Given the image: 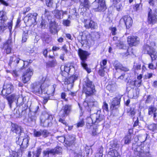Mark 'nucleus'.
Wrapping results in <instances>:
<instances>
[{
	"label": "nucleus",
	"mask_w": 157,
	"mask_h": 157,
	"mask_svg": "<svg viewBox=\"0 0 157 157\" xmlns=\"http://www.w3.org/2000/svg\"><path fill=\"white\" fill-rule=\"evenodd\" d=\"M98 133V130L97 128H94L92 131V134L93 136H95L97 135Z\"/></svg>",
	"instance_id": "nucleus-62"
},
{
	"label": "nucleus",
	"mask_w": 157,
	"mask_h": 157,
	"mask_svg": "<svg viewBox=\"0 0 157 157\" xmlns=\"http://www.w3.org/2000/svg\"><path fill=\"white\" fill-rule=\"evenodd\" d=\"M141 66L140 64H136L134 65V69L135 70H140L141 69Z\"/></svg>",
	"instance_id": "nucleus-64"
},
{
	"label": "nucleus",
	"mask_w": 157,
	"mask_h": 157,
	"mask_svg": "<svg viewBox=\"0 0 157 157\" xmlns=\"http://www.w3.org/2000/svg\"><path fill=\"white\" fill-rule=\"evenodd\" d=\"M84 27L87 29H95L97 27L96 24L92 21L86 20H84Z\"/></svg>",
	"instance_id": "nucleus-17"
},
{
	"label": "nucleus",
	"mask_w": 157,
	"mask_h": 157,
	"mask_svg": "<svg viewBox=\"0 0 157 157\" xmlns=\"http://www.w3.org/2000/svg\"><path fill=\"white\" fill-rule=\"evenodd\" d=\"M37 16V13H34L33 14L29 13L25 17V18L27 19V21L30 24H34L36 21V17Z\"/></svg>",
	"instance_id": "nucleus-16"
},
{
	"label": "nucleus",
	"mask_w": 157,
	"mask_h": 157,
	"mask_svg": "<svg viewBox=\"0 0 157 157\" xmlns=\"http://www.w3.org/2000/svg\"><path fill=\"white\" fill-rule=\"evenodd\" d=\"M11 130L12 132L17 134H20V136L21 134L24 135V133H23V129L20 126L16 124H13L11 125Z\"/></svg>",
	"instance_id": "nucleus-15"
},
{
	"label": "nucleus",
	"mask_w": 157,
	"mask_h": 157,
	"mask_svg": "<svg viewBox=\"0 0 157 157\" xmlns=\"http://www.w3.org/2000/svg\"><path fill=\"white\" fill-rule=\"evenodd\" d=\"M13 113L16 117L19 116L20 114V112L19 110L16 109H14Z\"/></svg>",
	"instance_id": "nucleus-59"
},
{
	"label": "nucleus",
	"mask_w": 157,
	"mask_h": 157,
	"mask_svg": "<svg viewBox=\"0 0 157 157\" xmlns=\"http://www.w3.org/2000/svg\"><path fill=\"white\" fill-rule=\"evenodd\" d=\"M21 60L19 58L16 56H13L11 57L9 65L10 66L11 65L13 66H17L21 67L19 65H21V64H20V61Z\"/></svg>",
	"instance_id": "nucleus-14"
},
{
	"label": "nucleus",
	"mask_w": 157,
	"mask_h": 157,
	"mask_svg": "<svg viewBox=\"0 0 157 157\" xmlns=\"http://www.w3.org/2000/svg\"><path fill=\"white\" fill-rule=\"evenodd\" d=\"M108 155L109 157H121L117 151L115 149L110 150L108 153Z\"/></svg>",
	"instance_id": "nucleus-23"
},
{
	"label": "nucleus",
	"mask_w": 157,
	"mask_h": 157,
	"mask_svg": "<svg viewBox=\"0 0 157 157\" xmlns=\"http://www.w3.org/2000/svg\"><path fill=\"white\" fill-rule=\"evenodd\" d=\"M111 30L112 34L113 35L116 34V31H117V29L115 27H112L109 28Z\"/></svg>",
	"instance_id": "nucleus-55"
},
{
	"label": "nucleus",
	"mask_w": 157,
	"mask_h": 157,
	"mask_svg": "<svg viewBox=\"0 0 157 157\" xmlns=\"http://www.w3.org/2000/svg\"><path fill=\"white\" fill-rule=\"evenodd\" d=\"M111 2H112L113 4L114 5V6L117 7V10L118 11H119L122 5H119V7L117 6H116L117 4H118L120 2L119 0H111Z\"/></svg>",
	"instance_id": "nucleus-34"
},
{
	"label": "nucleus",
	"mask_w": 157,
	"mask_h": 157,
	"mask_svg": "<svg viewBox=\"0 0 157 157\" xmlns=\"http://www.w3.org/2000/svg\"><path fill=\"white\" fill-rule=\"evenodd\" d=\"M87 123L90 125L91 124H94V121L92 119V114L91 115L90 117H88L87 118Z\"/></svg>",
	"instance_id": "nucleus-48"
},
{
	"label": "nucleus",
	"mask_w": 157,
	"mask_h": 157,
	"mask_svg": "<svg viewBox=\"0 0 157 157\" xmlns=\"http://www.w3.org/2000/svg\"><path fill=\"white\" fill-rule=\"evenodd\" d=\"M153 74L152 73H148L145 75L146 79H149L153 77Z\"/></svg>",
	"instance_id": "nucleus-58"
},
{
	"label": "nucleus",
	"mask_w": 157,
	"mask_h": 157,
	"mask_svg": "<svg viewBox=\"0 0 157 157\" xmlns=\"http://www.w3.org/2000/svg\"><path fill=\"white\" fill-rule=\"evenodd\" d=\"M41 130H40L38 131L35 130L33 132L34 136L35 137H39L41 136Z\"/></svg>",
	"instance_id": "nucleus-43"
},
{
	"label": "nucleus",
	"mask_w": 157,
	"mask_h": 157,
	"mask_svg": "<svg viewBox=\"0 0 157 157\" xmlns=\"http://www.w3.org/2000/svg\"><path fill=\"white\" fill-rule=\"evenodd\" d=\"M70 21L68 20H64L63 21V24L65 26H69L70 24Z\"/></svg>",
	"instance_id": "nucleus-51"
},
{
	"label": "nucleus",
	"mask_w": 157,
	"mask_h": 157,
	"mask_svg": "<svg viewBox=\"0 0 157 157\" xmlns=\"http://www.w3.org/2000/svg\"><path fill=\"white\" fill-rule=\"evenodd\" d=\"M57 27L55 24L53 23L50 27V29L52 33H55L57 32Z\"/></svg>",
	"instance_id": "nucleus-42"
},
{
	"label": "nucleus",
	"mask_w": 157,
	"mask_h": 157,
	"mask_svg": "<svg viewBox=\"0 0 157 157\" xmlns=\"http://www.w3.org/2000/svg\"><path fill=\"white\" fill-rule=\"evenodd\" d=\"M53 13L57 19H61L63 17V12L62 11H59L58 10H55L53 11Z\"/></svg>",
	"instance_id": "nucleus-25"
},
{
	"label": "nucleus",
	"mask_w": 157,
	"mask_h": 157,
	"mask_svg": "<svg viewBox=\"0 0 157 157\" xmlns=\"http://www.w3.org/2000/svg\"><path fill=\"white\" fill-rule=\"evenodd\" d=\"M81 2L80 7L85 8L86 10L89 9L90 6V3L88 0H79Z\"/></svg>",
	"instance_id": "nucleus-22"
},
{
	"label": "nucleus",
	"mask_w": 157,
	"mask_h": 157,
	"mask_svg": "<svg viewBox=\"0 0 157 157\" xmlns=\"http://www.w3.org/2000/svg\"><path fill=\"white\" fill-rule=\"evenodd\" d=\"M49 64L51 67H53L55 66L57 64L56 60L53 59L52 61H49Z\"/></svg>",
	"instance_id": "nucleus-50"
},
{
	"label": "nucleus",
	"mask_w": 157,
	"mask_h": 157,
	"mask_svg": "<svg viewBox=\"0 0 157 157\" xmlns=\"http://www.w3.org/2000/svg\"><path fill=\"white\" fill-rule=\"evenodd\" d=\"M32 62V60H28L27 61H23L22 60H21L20 61V64H21V65H19L21 67V69H22L24 68H25V65L27 63L26 66H27L29 63H31Z\"/></svg>",
	"instance_id": "nucleus-26"
},
{
	"label": "nucleus",
	"mask_w": 157,
	"mask_h": 157,
	"mask_svg": "<svg viewBox=\"0 0 157 157\" xmlns=\"http://www.w3.org/2000/svg\"><path fill=\"white\" fill-rule=\"evenodd\" d=\"M23 34L22 38V41L23 42H25L26 41L28 38V30H26L25 28H24L23 29Z\"/></svg>",
	"instance_id": "nucleus-29"
},
{
	"label": "nucleus",
	"mask_w": 157,
	"mask_h": 157,
	"mask_svg": "<svg viewBox=\"0 0 157 157\" xmlns=\"http://www.w3.org/2000/svg\"><path fill=\"white\" fill-rule=\"evenodd\" d=\"M11 40H8L4 44L3 48L6 50V52L7 54H9L11 52Z\"/></svg>",
	"instance_id": "nucleus-20"
},
{
	"label": "nucleus",
	"mask_w": 157,
	"mask_h": 157,
	"mask_svg": "<svg viewBox=\"0 0 157 157\" xmlns=\"http://www.w3.org/2000/svg\"><path fill=\"white\" fill-rule=\"evenodd\" d=\"M157 128V126L156 124H152L149 125L148 126V128L149 130L154 131Z\"/></svg>",
	"instance_id": "nucleus-40"
},
{
	"label": "nucleus",
	"mask_w": 157,
	"mask_h": 157,
	"mask_svg": "<svg viewBox=\"0 0 157 157\" xmlns=\"http://www.w3.org/2000/svg\"><path fill=\"white\" fill-rule=\"evenodd\" d=\"M93 120L95 124H97L104 119V116L100 114V111H98L96 113L92 114Z\"/></svg>",
	"instance_id": "nucleus-10"
},
{
	"label": "nucleus",
	"mask_w": 157,
	"mask_h": 157,
	"mask_svg": "<svg viewBox=\"0 0 157 157\" xmlns=\"http://www.w3.org/2000/svg\"><path fill=\"white\" fill-rule=\"evenodd\" d=\"M107 60L106 59L103 60L102 62L100 63V66L101 68H106L105 65L107 63Z\"/></svg>",
	"instance_id": "nucleus-47"
},
{
	"label": "nucleus",
	"mask_w": 157,
	"mask_h": 157,
	"mask_svg": "<svg viewBox=\"0 0 157 157\" xmlns=\"http://www.w3.org/2000/svg\"><path fill=\"white\" fill-rule=\"evenodd\" d=\"M143 51L144 53H147L150 56L152 60L157 59V52L155 49L146 44L143 47Z\"/></svg>",
	"instance_id": "nucleus-7"
},
{
	"label": "nucleus",
	"mask_w": 157,
	"mask_h": 157,
	"mask_svg": "<svg viewBox=\"0 0 157 157\" xmlns=\"http://www.w3.org/2000/svg\"><path fill=\"white\" fill-rule=\"evenodd\" d=\"M127 41L130 46H136L139 43V38L136 36H128Z\"/></svg>",
	"instance_id": "nucleus-13"
},
{
	"label": "nucleus",
	"mask_w": 157,
	"mask_h": 157,
	"mask_svg": "<svg viewBox=\"0 0 157 157\" xmlns=\"http://www.w3.org/2000/svg\"><path fill=\"white\" fill-rule=\"evenodd\" d=\"M0 19L5 21L7 19L6 16V13L3 11H0Z\"/></svg>",
	"instance_id": "nucleus-37"
},
{
	"label": "nucleus",
	"mask_w": 157,
	"mask_h": 157,
	"mask_svg": "<svg viewBox=\"0 0 157 157\" xmlns=\"http://www.w3.org/2000/svg\"><path fill=\"white\" fill-rule=\"evenodd\" d=\"M148 67L149 68L151 69H155L156 68V66L154 65L153 63H151L148 64Z\"/></svg>",
	"instance_id": "nucleus-61"
},
{
	"label": "nucleus",
	"mask_w": 157,
	"mask_h": 157,
	"mask_svg": "<svg viewBox=\"0 0 157 157\" xmlns=\"http://www.w3.org/2000/svg\"><path fill=\"white\" fill-rule=\"evenodd\" d=\"M84 124V122L83 120H80L77 124H76L77 128L82 127Z\"/></svg>",
	"instance_id": "nucleus-49"
},
{
	"label": "nucleus",
	"mask_w": 157,
	"mask_h": 157,
	"mask_svg": "<svg viewBox=\"0 0 157 157\" xmlns=\"http://www.w3.org/2000/svg\"><path fill=\"white\" fill-rule=\"evenodd\" d=\"M62 110L63 113L60 115V117L62 118L65 117L68 115L71 112L72 105L70 104H66L63 107Z\"/></svg>",
	"instance_id": "nucleus-11"
},
{
	"label": "nucleus",
	"mask_w": 157,
	"mask_h": 157,
	"mask_svg": "<svg viewBox=\"0 0 157 157\" xmlns=\"http://www.w3.org/2000/svg\"><path fill=\"white\" fill-rule=\"evenodd\" d=\"M135 105H133L130 108H128V113L130 116L131 117L133 116L135 114Z\"/></svg>",
	"instance_id": "nucleus-30"
},
{
	"label": "nucleus",
	"mask_w": 157,
	"mask_h": 157,
	"mask_svg": "<svg viewBox=\"0 0 157 157\" xmlns=\"http://www.w3.org/2000/svg\"><path fill=\"white\" fill-rule=\"evenodd\" d=\"M107 88L111 92H113L116 90L115 86L113 85H109L107 86Z\"/></svg>",
	"instance_id": "nucleus-39"
},
{
	"label": "nucleus",
	"mask_w": 157,
	"mask_h": 157,
	"mask_svg": "<svg viewBox=\"0 0 157 157\" xmlns=\"http://www.w3.org/2000/svg\"><path fill=\"white\" fill-rule=\"evenodd\" d=\"M44 154L45 155H48L50 154L54 155L56 154V150H55V149H48L47 150L44 151Z\"/></svg>",
	"instance_id": "nucleus-33"
},
{
	"label": "nucleus",
	"mask_w": 157,
	"mask_h": 157,
	"mask_svg": "<svg viewBox=\"0 0 157 157\" xmlns=\"http://www.w3.org/2000/svg\"><path fill=\"white\" fill-rule=\"evenodd\" d=\"M120 23L121 24L125 25L127 29H129L132 25V21L130 16L126 15L120 19Z\"/></svg>",
	"instance_id": "nucleus-8"
},
{
	"label": "nucleus",
	"mask_w": 157,
	"mask_h": 157,
	"mask_svg": "<svg viewBox=\"0 0 157 157\" xmlns=\"http://www.w3.org/2000/svg\"><path fill=\"white\" fill-rule=\"evenodd\" d=\"M97 104V102L96 101H93L92 100H90L88 102L85 101L83 103L84 106H87L89 107H91V106H94L95 105Z\"/></svg>",
	"instance_id": "nucleus-32"
},
{
	"label": "nucleus",
	"mask_w": 157,
	"mask_h": 157,
	"mask_svg": "<svg viewBox=\"0 0 157 157\" xmlns=\"http://www.w3.org/2000/svg\"><path fill=\"white\" fill-rule=\"evenodd\" d=\"M58 140L60 142L63 143L64 142L65 143L66 138L64 136H60L59 137Z\"/></svg>",
	"instance_id": "nucleus-57"
},
{
	"label": "nucleus",
	"mask_w": 157,
	"mask_h": 157,
	"mask_svg": "<svg viewBox=\"0 0 157 157\" xmlns=\"http://www.w3.org/2000/svg\"><path fill=\"white\" fill-rule=\"evenodd\" d=\"M148 22L150 24H154L157 22V15L156 17L154 14H151L149 13L148 18Z\"/></svg>",
	"instance_id": "nucleus-21"
},
{
	"label": "nucleus",
	"mask_w": 157,
	"mask_h": 157,
	"mask_svg": "<svg viewBox=\"0 0 157 157\" xmlns=\"http://www.w3.org/2000/svg\"><path fill=\"white\" fill-rule=\"evenodd\" d=\"M105 68H102L100 67V69L98 71V74L99 75L101 76H104L105 75V71L104 69Z\"/></svg>",
	"instance_id": "nucleus-46"
},
{
	"label": "nucleus",
	"mask_w": 157,
	"mask_h": 157,
	"mask_svg": "<svg viewBox=\"0 0 157 157\" xmlns=\"http://www.w3.org/2000/svg\"><path fill=\"white\" fill-rule=\"evenodd\" d=\"M75 140V138L74 135H68L66 138L65 144L70 146L74 143Z\"/></svg>",
	"instance_id": "nucleus-19"
},
{
	"label": "nucleus",
	"mask_w": 157,
	"mask_h": 157,
	"mask_svg": "<svg viewBox=\"0 0 157 157\" xmlns=\"http://www.w3.org/2000/svg\"><path fill=\"white\" fill-rule=\"evenodd\" d=\"M23 137L22 136H20L18 138V140L16 141V143L17 144L20 145H21V143L22 142Z\"/></svg>",
	"instance_id": "nucleus-53"
},
{
	"label": "nucleus",
	"mask_w": 157,
	"mask_h": 157,
	"mask_svg": "<svg viewBox=\"0 0 157 157\" xmlns=\"http://www.w3.org/2000/svg\"><path fill=\"white\" fill-rule=\"evenodd\" d=\"M77 77L74 75L71 77L67 80L69 82V83H73L74 81L77 79Z\"/></svg>",
	"instance_id": "nucleus-45"
},
{
	"label": "nucleus",
	"mask_w": 157,
	"mask_h": 157,
	"mask_svg": "<svg viewBox=\"0 0 157 157\" xmlns=\"http://www.w3.org/2000/svg\"><path fill=\"white\" fill-rule=\"evenodd\" d=\"M8 101V104L10 109L12 108V105L13 101L17 100L16 105L17 106H21L24 104V98L23 97H20L18 95L14 94H11L6 98Z\"/></svg>",
	"instance_id": "nucleus-2"
},
{
	"label": "nucleus",
	"mask_w": 157,
	"mask_h": 157,
	"mask_svg": "<svg viewBox=\"0 0 157 157\" xmlns=\"http://www.w3.org/2000/svg\"><path fill=\"white\" fill-rule=\"evenodd\" d=\"M115 69L121 71H126L127 70V69L124 67L119 63H117L115 66Z\"/></svg>",
	"instance_id": "nucleus-31"
},
{
	"label": "nucleus",
	"mask_w": 157,
	"mask_h": 157,
	"mask_svg": "<svg viewBox=\"0 0 157 157\" xmlns=\"http://www.w3.org/2000/svg\"><path fill=\"white\" fill-rule=\"evenodd\" d=\"M78 55L81 60V63L82 66L83 68L86 70L89 73L91 72V69L88 67L87 64L86 63L87 57L90 55L87 52L82 50L81 49H79L78 50Z\"/></svg>",
	"instance_id": "nucleus-3"
},
{
	"label": "nucleus",
	"mask_w": 157,
	"mask_h": 157,
	"mask_svg": "<svg viewBox=\"0 0 157 157\" xmlns=\"http://www.w3.org/2000/svg\"><path fill=\"white\" fill-rule=\"evenodd\" d=\"M55 149L56 150V154H59L62 151V148L59 147H57Z\"/></svg>",
	"instance_id": "nucleus-56"
},
{
	"label": "nucleus",
	"mask_w": 157,
	"mask_h": 157,
	"mask_svg": "<svg viewBox=\"0 0 157 157\" xmlns=\"http://www.w3.org/2000/svg\"><path fill=\"white\" fill-rule=\"evenodd\" d=\"M41 136L44 138L47 137L49 134V133L46 130H41Z\"/></svg>",
	"instance_id": "nucleus-44"
},
{
	"label": "nucleus",
	"mask_w": 157,
	"mask_h": 157,
	"mask_svg": "<svg viewBox=\"0 0 157 157\" xmlns=\"http://www.w3.org/2000/svg\"><path fill=\"white\" fill-rule=\"evenodd\" d=\"M61 70L62 72V73L64 72L67 74H68L71 68L69 66H68L67 65H62L60 67ZM63 75H64V74H62Z\"/></svg>",
	"instance_id": "nucleus-27"
},
{
	"label": "nucleus",
	"mask_w": 157,
	"mask_h": 157,
	"mask_svg": "<svg viewBox=\"0 0 157 157\" xmlns=\"http://www.w3.org/2000/svg\"><path fill=\"white\" fill-rule=\"evenodd\" d=\"M132 140V137L130 134L126 136L122 140V142H124V144H128Z\"/></svg>",
	"instance_id": "nucleus-24"
},
{
	"label": "nucleus",
	"mask_w": 157,
	"mask_h": 157,
	"mask_svg": "<svg viewBox=\"0 0 157 157\" xmlns=\"http://www.w3.org/2000/svg\"><path fill=\"white\" fill-rule=\"evenodd\" d=\"M22 153L21 150H19L17 152L14 151L13 152V157H20L22 156Z\"/></svg>",
	"instance_id": "nucleus-41"
},
{
	"label": "nucleus",
	"mask_w": 157,
	"mask_h": 157,
	"mask_svg": "<svg viewBox=\"0 0 157 157\" xmlns=\"http://www.w3.org/2000/svg\"><path fill=\"white\" fill-rule=\"evenodd\" d=\"M28 137H25V138H23L21 145L23 146L24 147H27L28 144Z\"/></svg>",
	"instance_id": "nucleus-38"
},
{
	"label": "nucleus",
	"mask_w": 157,
	"mask_h": 157,
	"mask_svg": "<svg viewBox=\"0 0 157 157\" xmlns=\"http://www.w3.org/2000/svg\"><path fill=\"white\" fill-rule=\"evenodd\" d=\"M102 108L103 111H108V105L105 102H103Z\"/></svg>",
	"instance_id": "nucleus-52"
},
{
	"label": "nucleus",
	"mask_w": 157,
	"mask_h": 157,
	"mask_svg": "<svg viewBox=\"0 0 157 157\" xmlns=\"http://www.w3.org/2000/svg\"><path fill=\"white\" fill-rule=\"evenodd\" d=\"M46 2L48 7H52L53 3L52 0H46Z\"/></svg>",
	"instance_id": "nucleus-54"
},
{
	"label": "nucleus",
	"mask_w": 157,
	"mask_h": 157,
	"mask_svg": "<svg viewBox=\"0 0 157 157\" xmlns=\"http://www.w3.org/2000/svg\"><path fill=\"white\" fill-rule=\"evenodd\" d=\"M31 87L33 92L37 95L46 94L49 95H53L54 92V87H51L48 90L46 88H43V86L39 82L33 83L31 85Z\"/></svg>",
	"instance_id": "nucleus-1"
},
{
	"label": "nucleus",
	"mask_w": 157,
	"mask_h": 157,
	"mask_svg": "<svg viewBox=\"0 0 157 157\" xmlns=\"http://www.w3.org/2000/svg\"><path fill=\"white\" fill-rule=\"evenodd\" d=\"M33 74V70L29 68L23 73L22 76V80L24 83H26L29 81Z\"/></svg>",
	"instance_id": "nucleus-9"
},
{
	"label": "nucleus",
	"mask_w": 157,
	"mask_h": 157,
	"mask_svg": "<svg viewBox=\"0 0 157 157\" xmlns=\"http://www.w3.org/2000/svg\"><path fill=\"white\" fill-rule=\"evenodd\" d=\"M92 7L95 12L104 11L106 8L104 0H95L92 4Z\"/></svg>",
	"instance_id": "nucleus-5"
},
{
	"label": "nucleus",
	"mask_w": 157,
	"mask_h": 157,
	"mask_svg": "<svg viewBox=\"0 0 157 157\" xmlns=\"http://www.w3.org/2000/svg\"><path fill=\"white\" fill-rule=\"evenodd\" d=\"M36 115L35 114H33L30 113L29 114V118L28 119V121L29 122H33L34 124L35 123L36 120Z\"/></svg>",
	"instance_id": "nucleus-28"
},
{
	"label": "nucleus",
	"mask_w": 157,
	"mask_h": 157,
	"mask_svg": "<svg viewBox=\"0 0 157 157\" xmlns=\"http://www.w3.org/2000/svg\"><path fill=\"white\" fill-rule=\"evenodd\" d=\"M120 103V99L117 98H113L111 104L110 109L113 110L117 109L119 107Z\"/></svg>",
	"instance_id": "nucleus-18"
},
{
	"label": "nucleus",
	"mask_w": 157,
	"mask_h": 157,
	"mask_svg": "<svg viewBox=\"0 0 157 157\" xmlns=\"http://www.w3.org/2000/svg\"><path fill=\"white\" fill-rule=\"evenodd\" d=\"M135 86L138 87H140L142 83V80H135Z\"/></svg>",
	"instance_id": "nucleus-60"
},
{
	"label": "nucleus",
	"mask_w": 157,
	"mask_h": 157,
	"mask_svg": "<svg viewBox=\"0 0 157 157\" xmlns=\"http://www.w3.org/2000/svg\"><path fill=\"white\" fill-rule=\"evenodd\" d=\"M13 90V86L12 84H6L5 85L2 90V93L3 95L6 96L10 94Z\"/></svg>",
	"instance_id": "nucleus-12"
},
{
	"label": "nucleus",
	"mask_w": 157,
	"mask_h": 157,
	"mask_svg": "<svg viewBox=\"0 0 157 157\" xmlns=\"http://www.w3.org/2000/svg\"><path fill=\"white\" fill-rule=\"evenodd\" d=\"M156 110L157 108L156 107L153 106H150L148 109V114L149 115H150L155 113Z\"/></svg>",
	"instance_id": "nucleus-36"
},
{
	"label": "nucleus",
	"mask_w": 157,
	"mask_h": 157,
	"mask_svg": "<svg viewBox=\"0 0 157 157\" xmlns=\"http://www.w3.org/2000/svg\"><path fill=\"white\" fill-rule=\"evenodd\" d=\"M52 119V115L47 113H43L41 116L40 118L41 125L44 127L48 126Z\"/></svg>",
	"instance_id": "nucleus-6"
},
{
	"label": "nucleus",
	"mask_w": 157,
	"mask_h": 157,
	"mask_svg": "<svg viewBox=\"0 0 157 157\" xmlns=\"http://www.w3.org/2000/svg\"><path fill=\"white\" fill-rule=\"evenodd\" d=\"M111 144L113 148H117L118 147V145L116 142H111Z\"/></svg>",
	"instance_id": "nucleus-63"
},
{
	"label": "nucleus",
	"mask_w": 157,
	"mask_h": 157,
	"mask_svg": "<svg viewBox=\"0 0 157 157\" xmlns=\"http://www.w3.org/2000/svg\"><path fill=\"white\" fill-rule=\"evenodd\" d=\"M84 80L83 91L87 96H90L95 91L94 86L88 78H86Z\"/></svg>",
	"instance_id": "nucleus-4"
},
{
	"label": "nucleus",
	"mask_w": 157,
	"mask_h": 157,
	"mask_svg": "<svg viewBox=\"0 0 157 157\" xmlns=\"http://www.w3.org/2000/svg\"><path fill=\"white\" fill-rule=\"evenodd\" d=\"M39 106L37 105H35L32 108V110L30 113L36 115L39 111Z\"/></svg>",
	"instance_id": "nucleus-35"
}]
</instances>
